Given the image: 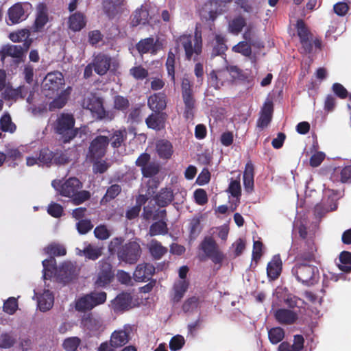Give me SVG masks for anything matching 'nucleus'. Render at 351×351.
Here are the masks:
<instances>
[{
    "label": "nucleus",
    "instance_id": "62",
    "mask_svg": "<svg viewBox=\"0 0 351 351\" xmlns=\"http://www.w3.org/2000/svg\"><path fill=\"white\" fill-rule=\"evenodd\" d=\"M296 29H297V34L300 38L304 39L308 37H312V34L308 30V27H306L304 21L302 19H299L297 21L296 23Z\"/></svg>",
    "mask_w": 351,
    "mask_h": 351
},
{
    "label": "nucleus",
    "instance_id": "48",
    "mask_svg": "<svg viewBox=\"0 0 351 351\" xmlns=\"http://www.w3.org/2000/svg\"><path fill=\"white\" fill-rule=\"evenodd\" d=\"M149 252L155 259H160L167 252V248L162 246L157 240H152L149 246Z\"/></svg>",
    "mask_w": 351,
    "mask_h": 351
},
{
    "label": "nucleus",
    "instance_id": "40",
    "mask_svg": "<svg viewBox=\"0 0 351 351\" xmlns=\"http://www.w3.org/2000/svg\"><path fill=\"white\" fill-rule=\"evenodd\" d=\"M246 19L241 15L234 17L228 23V32L232 34L238 35L246 26Z\"/></svg>",
    "mask_w": 351,
    "mask_h": 351
},
{
    "label": "nucleus",
    "instance_id": "11",
    "mask_svg": "<svg viewBox=\"0 0 351 351\" xmlns=\"http://www.w3.org/2000/svg\"><path fill=\"white\" fill-rule=\"evenodd\" d=\"M135 164L141 168V173L145 178H153L160 171V164L156 161H151V156L147 152L141 154Z\"/></svg>",
    "mask_w": 351,
    "mask_h": 351
},
{
    "label": "nucleus",
    "instance_id": "29",
    "mask_svg": "<svg viewBox=\"0 0 351 351\" xmlns=\"http://www.w3.org/2000/svg\"><path fill=\"white\" fill-rule=\"evenodd\" d=\"M86 25V16L80 12H76L71 14L68 19V27L73 32L82 30Z\"/></svg>",
    "mask_w": 351,
    "mask_h": 351
},
{
    "label": "nucleus",
    "instance_id": "55",
    "mask_svg": "<svg viewBox=\"0 0 351 351\" xmlns=\"http://www.w3.org/2000/svg\"><path fill=\"white\" fill-rule=\"evenodd\" d=\"M5 58L11 56L13 58H21L23 55V47L21 45H6L2 49Z\"/></svg>",
    "mask_w": 351,
    "mask_h": 351
},
{
    "label": "nucleus",
    "instance_id": "53",
    "mask_svg": "<svg viewBox=\"0 0 351 351\" xmlns=\"http://www.w3.org/2000/svg\"><path fill=\"white\" fill-rule=\"evenodd\" d=\"M189 237L191 240L195 239L200 234L202 226L199 217H193L189 223Z\"/></svg>",
    "mask_w": 351,
    "mask_h": 351
},
{
    "label": "nucleus",
    "instance_id": "52",
    "mask_svg": "<svg viewBox=\"0 0 351 351\" xmlns=\"http://www.w3.org/2000/svg\"><path fill=\"white\" fill-rule=\"evenodd\" d=\"M0 127L3 132L13 133L16 130L15 124L12 121L10 115L5 112L0 118Z\"/></svg>",
    "mask_w": 351,
    "mask_h": 351
},
{
    "label": "nucleus",
    "instance_id": "12",
    "mask_svg": "<svg viewBox=\"0 0 351 351\" xmlns=\"http://www.w3.org/2000/svg\"><path fill=\"white\" fill-rule=\"evenodd\" d=\"M82 106L84 108L89 110L98 119L111 120L112 119L110 112L105 110L102 99L99 97H93L84 99Z\"/></svg>",
    "mask_w": 351,
    "mask_h": 351
},
{
    "label": "nucleus",
    "instance_id": "14",
    "mask_svg": "<svg viewBox=\"0 0 351 351\" xmlns=\"http://www.w3.org/2000/svg\"><path fill=\"white\" fill-rule=\"evenodd\" d=\"M136 49L141 54L156 55L164 49V44L159 38L154 40L153 37H149L140 40L136 45Z\"/></svg>",
    "mask_w": 351,
    "mask_h": 351
},
{
    "label": "nucleus",
    "instance_id": "41",
    "mask_svg": "<svg viewBox=\"0 0 351 351\" xmlns=\"http://www.w3.org/2000/svg\"><path fill=\"white\" fill-rule=\"evenodd\" d=\"M121 186L118 184H114L108 187L105 195L100 200L101 205H106L108 202L115 199L121 192Z\"/></svg>",
    "mask_w": 351,
    "mask_h": 351
},
{
    "label": "nucleus",
    "instance_id": "19",
    "mask_svg": "<svg viewBox=\"0 0 351 351\" xmlns=\"http://www.w3.org/2000/svg\"><path fill=\"white\" fill-rule=\"evenodd\" d=\"M274 112V104L271 101H266L260 111V116L257 120L256 125L264 129L270 123Z\"/></svg>",
    "mask_w": 351,
    "mask_h": 351
},
{
    "label": "nucleus",
    "instance_id": "3",
    "mask_svg": "<svg viewBox=\"0 0 351 351\" xmlns=\"http://www.w3.org/2000/svg\"><path fill=\"white\" fill-rule=\"evenodd\" d=\"M176 47L174 51L177 53L181 47L184 51L185 60L190 61L192 59L196 60L202 51V38L201 31L195 29L194 38L190 34H183L175 40Z\"/></svg>",
    "mask_w": 351,
    "mask_h": 351
},
{
    "label": "nucleus",
    "instance_id": "36",
    "mask_svg": "<svg viewBox=\"0 0 351 351\" xmlns=\"http://www.w3.org/2000/svg\"><path fill=\"white\" fill-rule=\"evenodd\" d=\"M82 324L86 329L97 332L101 328L102 321L100 318L94 317L92 313H88L82 317Z\"/></svg>",
    "mask_w": 351,
    "mask_h": 351
},
{
    "label": "nucleus",
    "instance_id": "26",
    "mask_svg": "<svg viewBox=\"0 0 351 351\" xmlns=\"http://www.w3.org/2000/svg\"><path fill=\"white\" fill-rule=\"evenodd\" d=\"M156 151L160 159L169 160L173 154L172 143L166 139H160L156 142Z\"/></svg>",
    "mask_w": 351,
    "mask_h": 351
},
{
    "label": "nucleus",
    "instance_id": "4",
    "mask_svg": "<svg viewBox=\"0 0 351 351\" xmlns=\"http://www.w3.org/2000/svg\"><path fill=\"white\" fill-rule=\"evenodd\" d=\"M82 187L83 184L78 178L71 177L56 189L62 196L69 198L73 205L78 206L90 199L91 197L90 191L82 190Z\"/></svg>",
    "mask_w": 351,
    "mask_h": 351
},
{
    "label": "nucleus",
    "instance_id": "59",
    "mask_svg": "<svg viewBox=\"0 0 351 351\" xmlns=\"http://www.w3.org/2000/svg\"><path fill=\"white\" fill-rule=\"evenodd\" d=\"M130 74L136 80H143L149 75L148 71L141 65L132 67L130 69Z\"/></svg>",
    "mask_w": 351,
    "mask_h": 351
},
{
    "label": "nucleus",
    "instance_id": "2",
    "mask_svg": "<svg viewBox=\"0 0 351 351\" xmlns=\"http://www.w3.org/2000/svg\"><path fill=\"white\" fill-rule=\"evenodd\" d=\"M75 119L73 114L61 112L57 114L56 120L51 124V128L59 141L63 143H69L79 133V128L75 127Z\"/></svg>",
    "mask_w": 351,
    "mask_h": 351
},
{
    "label": "nucleus",
    "instance_id": "23",
    "mask_svg": "<svg viewBox=\"0 0 351 351\" xmlns=\"http://www.w3.org/2000/svg\"><path fill=\"white\" fill-rule=\"evenodd\" d=\"M157 206L161 208L169 206L174 199L173 191L171 187H163L154 196Z\"/></svg>",
    "mask_w": 351,
    "mask_h": 351
},
{
    "label": "nucleus",
    "instance_id": "54",
    "mask_svg": "<svg viewBox=\"0 0 351 351\" xmlns=\"http://www.w3.org/2000/svg\"><path fill=\"white\" fill-rule=\"evenodd\" d=\"M268 337L270 342L277 344L285 337V330L280 327H274L268 331Z\"/></svg>",
    "mask_w": 351,
    "mask_h": 351
},
{
    "label": "nucleus",
    "instance_id": "51",
    "mask_svg": "<svg viewBox=\"0 0 351 351\" xmlns=\"http://www.w3.org/2000/svg\"><path fill=\"white\" fill-rule=\"evenodd\" d=\"M90 300V297L88 294L80 298L75 302V309L79 312H86L92 310L95 307Z\"/></svg>",
    "mask_w": 351,
    "mask_h": 351
},
{
    "label": "nucleus",
    "instance_id": "47",
    "mask_svg": "<svg viewBox=\"0 0 351 351\" xmlns=\"http://www.w3.org/2000/svg\"><path fill=\"white\" fill-rule=\"evenodd\" d=\"M168 230L167 223L164 220L161 219L153 223L150 226L149 234L152 237L156 235H165L167 234Z\"/></svg>",
    "mask_w": 351,
    "mask_h": 351
},
{
    "label": "nucleus",
    "instance_id": "25",
    "mask_svg": "<svg viewBox=\"0 0 351 351\" xmlns=\"http://www.w3.org/2000/svg\"><path fill=\"white\" fill-rule=\"evenodd\" d=\"M72 88L68 86L62 90L56 97L49 104V111H54L62 108L67 103L71 93Z\"/></svg>",
    "mask_w": 351,
    "mask_h": 351
},
{
    "label": "nucleus",
    "instance_id": "32",
    "mask_svg": "<svg viewBox=\"0 0 351 351\" xmlns=\"http://www.w3.org/2000/svg\"><path fill=\"white\" fill-rule=\"evenodd\" d=\"M76 267L71 263H64L59 271V276L64 282L68 283L77 276Z\"/></svg>",
    "mask_w": 351,
    "mask_h": 351
},
{
    "label": "nucleus",
    "instance_id": "17",
    "mask_svg": "<svg viewBox=\"0 0 351 351\" xmlns=\"http://www.w3.org/2000/svg\"><path fill=\"white\" fill-rule=\"evenodd\" d=\"M317 248L313 241H306L302 250L295 256V262L298 263H308L311 264L312 262L315 261V252Z\"/></svg>",
    "mask_w": 351,
    "mask_h": 351
},
{
    "label": "nucleus",
    "instance_id": "61",
    "mask_svg": "<svg viewBox=\"0 0 351 351\" xmlns=\"http://www.w3.org/2000/svg\"><path fill=\"white\" fill-rule=\"evenodd\" d=\"M127 121L130 123H138L141 121V106H135L130 109L127 117Z\"/></svg>",
    "mask_w": 351,
    "mask_h": 351
},
{
    "label": "nucleus",
    "instance_id": "13",
    "mask_svg": "<svg viewBox=\"0 0 351 351\" xmlns=\"http://www.w3.org/2000/svg\"><path fill=\"white\" fill-rule=\"evenodd\" d=\"M103 8L105 14L111 19L128 14L130 12L125 0H106L103 3Z\"/></svg>",
    "mask_w": 351,
    "mask_h": 351
},
{
    "label": "nucleus",
    "instance_id": "58",
    "mask_svg": "<svg viewBox=\"0 0 351 351\" xmlns=\"http://www.w3.org/2000/svg\"><path fill=\"white\" fill-rule=\"evenodd\" d=\"M232 51L235 53L242 54L245 57H250L252 54V48L247 42L241 41L232 47Z\"/></svg>",
    "mask_w": 351,
    "mask_h": 351
},
{
    "label": "nucleus",
    "instance_id": "34",
    "mask_svg": "<svg viewBox=\"0 0 351 351\" xmlns=\"http://www.w3.org/2000/svg\"><path fill=\"white\" fill-rule=\"evenodd\" d=\"M149 10L142 5L138 8L132 14L131 24L133 27H136L139 25H145L149 22Z\"/></svg>",
    "mask_w": 351,
    "mask_h": 351
},
{
    "label": "nucleus",
    "instance_id": "8",
    "mask_svg": "<svg viewBox=\"0 0 351 351\" xmlns=\"http://www.w3.org/2000/svg\"><path fill=\"white\" fill-rule=\"evenodd\" d=\"M200 249L204 253V255L199 256L201 261L209 258L215 264H221L224 259L223 254L219 250L216 241L210 237L204 238L200 243Z\"/></svg>",
    "mask_w": 351,
    "mask_h": 351
},
{
    "label": "nucleus",
    "instance_id": "37",
    "mask_svg": "<svg viewBox=\"0 0 351 351\" xmlns=\"http://www.w3.org/2000/svg\"><path fill=\"white\" fill-rule=\"evenodd\" d=\"M54 298L49 290H45L38 297V306L39 309L45 312L50 310L53 305Z\"/></svg>",
    "mask_w": 351,
    "mask_h": 351
},
{
    "label": "nucleus",
    "instance_id": "9",
    "mask_svg": "<svg viewBox=\"0 0 351 351\" xmlns=\"http://www.w3.org/2000/svg\"><path fill=\"white\" fill-rule=\"evenodd\" d=\"M109 143L110 139L108 136H97L90 143L86 155L87 158L89 160H101L106 154Z\"/></svg>",
    "mask_w": 351,
    "mask_h": 351
},
{
    "label": "nucleus",
    "instance_id": "15",
    "mask_svg": "<svg viewBox=\"0 0 351 351\" xmlns=\"http://www.w3.org/2000/svg\"><path fill=\"white\" fill-rule=\"evenodd\" d=\"M64 84L62 73L56 71L47 74L43 81V90L51 92L52 94L58 92Z\"/></svg>",
    "mask_w": 351,
    "mask_h": 351
},
{
    "label": "nucleus",
    "instance_id": "20",
    "mask_svg": "<svg viewBox=\"0 0 351 351\" xmlns=\"http://www.w3.org/2000/svg\"><path fill=\"white\" fill-rule=\"evenodd\" d=\"M274 316L276 320L282 325L293 324L298 319L296 312L287 308H278L274 311Z\"/></svg>",
    "mask_w": 351,
    "mask_h": 351
},
{
    "label": "nucleus",
    "instance_id": "1",
    "mask_svg": "<svg viewBox=\"0 0 351 351\" xmlns=\"http://www.w3.org/2000/svg\"><path fill=\"white\" fill-rule=\"evenodd\" d=\"M124 239L114 237L109 244V251L116 252L118 260L125 264L134 265L139 260L142 249L136 241L130 240L123 243Z\"/></svg>",
    "mask_w": 351,
    "mask_h": 351
},
{
    "label": "nucleus",
    "instance_id": "50",
    "mask_svg": "<svg viewBox=\"0 0 351 351\" xmlns=\"http://www.w3.org/2000/svg\"><path fill=\"white\" fill-rule=\"evenodd\" d=\"M53 165H64L70 162V158L66 150L56 149L53 151Z\"/></svg>",
    "mask_w": 351,
    "mask_h": 351
},
{
    "label": "nucleus",
    "instance_id": "60",
    "mask_svg": "<svg viewBox=\"0 0 351 351\" xmlns=\"http://www.w3.org/2000/svg\"><path fill=\"white\" fill-rule=\"evenodd\" d=\"M88 295H90V302L93 304L94 307L105 303L107 299V294L104 291H92Z\"/></svg>",
    "mask_w": 351,
    "mask_h": 351
},
{
    "label": "nucleus",
    "instance_id": "24",
    "mask_svg": "<svg viewBox=\"0 0 351 351\" xmlns=\"http://www.w3.org/2000/svg\"><path fill=\"white\" fill-rule=\"evenodd\" d=\"M167 97L163 93H154L147 99V105L153 112H162L167 106Z\"/></svg>",
    "mask_w": 351,
    "mask_h": 351
},
{
    "label": "nucleus",
    "instance_id": "49",
    "mask_svg": "<svg viewBox=\"0 0 351 351\" xmlns=\"http://www.w3.org/2000/svg\"><path fill=\"white\" fill-rule=\"evenodd\" d=\"M53 151L49 149L48 147L41 149L38 156L40 165H45L47 167H49L53 165Z\"/></svg>",
    "mask_w": 351,
    "mask_h": 351
},
{
    "label": "nucleus",
    "instance_id": "31",
    "mask_svg": "<svg viewBox=\"0 0 351 351\" xmlns=\"http://www.w3.org/2000/svg\"><path fill=\"white\" fill-rule=\"evenodd\" d=\"M4 89L3 97L5 100L16 101L19 98L24 99L28 94V88L25 86H20L16 88L7 86Z\"/></svg>",
    "mask_w": 351,
    "mask_h": 351
},
{
    "label": "nucleus",
    "instance_id": "43",
    "mask_svg": "<svg viewBox=\"0 0 351 351\" xmlns=\"http://www.w3.org/2000/svg\"><path fill=\"white\" fill-rule=\"evenodd\" d=\"M339 261L337 266L341 271L345 273L351 272V252H341L339 256Z\"/></svg>",
    "mask_w": 351,
    "mask_h": 351
},
{
    "label": "nucleus",
    "instance_id": "46",
    "mask_svg": "<svg viewBox=\"0 0 351 351\" xmlns=\"http://www.w3.org/2000/svg\"><path fill=\"white\" fill-rule=\"evenodd\" d=\"M127 138V132L124 130H114L110 139L113 148L120 147Z\"/></svg>",
    "mask_w": 351,
    "mask_h": 351
},
{
    "label": "nucleus",
    "instance_id": "6",
    "mask_svg": "<svg viewBox=\"0 0 351 351\" xmlns=\"http://www.w3.org/2000/svg\"><path fill=\"white\" fill-rule=\"evenodd\" d=\"M291 273L298 281L307 286L315 284L319 277L318 268L308 263L295 262Z\"/></svg>",
    "mask_w": 351,
    "mask_h": 351
},
{
    "label": "nucleus",
    "instance_id": "64",
    "mask_svg": "<svg viewBox=\"0 0 351 351\" xmlns=\"http://www.w3.org/2000/svg\"><path fill=\"white\" fill-rule=\"evenodd\" d=\"M227 191L234 197L238 198L241 195V187L239 176L237 180H232Z\"/></svg>",
    "mask_w": 351,
    "mask_h": 351
},
{
    "label": "nucleus",
    "instance_id": "57",
    "mask_svg": "<svg viewBox=\"0 0 351 351\" xmlns=\"http://www.w3.org/2000/svg\"><path fill=\"white\" fill-rule=\"evenodd\" d=\"M81 343L82 341L80 338L77 337H71L64 340L62 347L66 351H77V348Z\"/></svg>",
    "mask_w": 351,
    "mask_h": 351
},
{
    "label": "nucleus",
    "instance_id": "30",
    "mask_svg": "<svg viewBox=\"0 0 351 351\" xmlns=\"http://www.w3.org/2000/svg\"><path fill=\"white\" fill-rule=\"evenodd\" d=\"M211 45L212 51L210 54L212 57L224 55L228 49L226 39L225 36L221 34H215L214 40L211 43Z\"/></svg>",
    "mask_w": 351,
    "mask_h": 351
},
{
    "label": "nucleus",
    "instance_id": "42",
    "mask_svg": "<svg viewBox=\"0 0 351 351\" xmlns=\"http://www.w3.org/2000/svg\"><path fill=\"white\" fill-rule=\"evenodd\" d=\"M178 54L175 51L171 49L167 54V58L165 62V66L167 69L168 76L170 77V80L173 84L176 83L175 77V65H176V56Z\"/></svg>",
    "mask_w": 351,
    "mask_h": 351
},
{
    "label": "nucleus",
    "instance_id": "18",
    "mask_svg": "<svg viewBox=\"0 0 351 351\" xmlns=\"http://www.w3.org/2000/svg\"><path fill=\"white\" fill-rule=\"evenodd\" d=\"M155 274V267L151 263L138 264L133 274V277L136 282H146L152 279Z\"/></svg>",
    "mask_w": 351,
    "mask_h": 351
},
{
    "label": "nucleus",
    "instance_id": "56",
    "mask_svg": "<svg viewBox=\"0 0 351 351\" xmlns=\"http://www.w3.org/2000/svg\"><path fill=\"white\" fill-rule=\"evenodd\" d=\"M284 302L289 308H302L305 304L303 300L293 294H288L285 296Z\"/></svg>",
    "mask_w": 351,
    "mask_h": 351
},
{
    "label": "nucleus",
    "instance_id": "22",
    "mask_svg": "<svg viewBox=\"0 0 351 351\" xmlns=\"http://www.w3.org/2000/svg\"><path fill=\"white\" fill-rule=\"evenodd\" d=\"M282 262L280 254L274 255L267 266V275L270 280H275L280 276Z\"/></svg>",
    "mask_w": 351,
    "mask_h": 351
},
{
    "label": "nucleus",
    "instance_id": "21",
    "mask_svg": "<svg viewBox=\"0 0 351 351\" xmlns=\"http://www.w3.org/2000/svg\"><path fill=\"white\" fill-rule=\"evenodd\" d=\"M167 115L162 112H154L145 119L148 128L160 131L165 128Z\"/></svg>",
    "mask_w": 351,
    "mask_h": 351
},
{
    "label": "nucleus",
    "instance_id": "45",
    "mask_svg": "<svg viewBox=\"0 0 351 351\" xmlns=\"http://www.w3.org/2000/svg\"><path fill=\"white\" fill-rule=\"evenodd\" d=\"M45 252L49 255L50 257L54 256H64L66 254V250L65 247L60 243H51L49 244L44 249Z\"/></svg>",
    "mask_w": 351,
    "mask_h": 351
},
{
    "label": "nucleus",
    "instance_id": "38",
    "mask_svg": "<svg viewBox=\"0 0 351 351\" xmlns=\"http://www.w3.org/2000/svg\"><path fill=\"white\" fill-rule=\"evenodd\" d=\"M204 299L198 295H192L184 300L182 310L184 313H193L199 307Z\"/></svg>",
    "mask_w": 351,
    "mask_h": 351
},
{
    "label": "nucleus",
    "instance_id": "10",
    "mask_svg": "<svg viewBox=\"0 0 351 351\" xmlns=\"http://www.w3.org/2000/svg\"><path fill=\"white\" fill-rule=\"evenodd\" d=\"M114 273L112 265L107 259H101L98 262V271L94 285L96 287H105L113 280Z\"/></svg>",
    "mask_w": 351,
    "mask_h": 351
},
{
    "label": "nucleus",
    "instance_id": "5",
    "mask_svg": "<svg viewBox=\"0 0 351 351\" xmlns=\"http://www.w3.org/2000/svg\"><path fill=\"white\" fill-rule=\"evenodd\" d=\"M117 66L118 63L109 54L99 52L94 54L91 62L85 66L84 78L89 79L93 75V70L99 76H104L111 67L115 69Z\"/></svg>",
    "mask_w": 351,
    "mask_h": 351
},
{
    "label": "nucleus",
    "instance_id": "35",
    "mask_svg": "<svg viewBox=\"0 0 351 351\" xmlns=\"http://www.w3.org/2000/svg\"><path fill=\"white\" fill-rule=\"evenodd\" d=\"M129 332L125 330L114 331L110 337V343L113 348L122 347L129 341Z\"/></svg>",
    "mask_w": 351,
    "mask_h": 351
},
{
    "label": "nucleus",
    "instance_id": "28",
    "mask_svg": "<svg viewBox=\"0 0 351 351\" xmlns=\"http://www.w3.org/2000/svg\"><path fill=\"white\" fill-rule=\"evenodd\" d=\"M131 302L132 298L130 295L122 293L112 301V306L114 312H122L130 308Z\"/></svg>",
    "mask_w": 351,
    "mask_h": 351
},
{
    "label": "nucleus",
    "instance_id": "63",
    "mask_svg": "<svg viewBox=\"0 0 351 351\" xmlns=\"http://www.w3.org/2000/svg\"><path fill=\"white\" fill-rule=\"evenodd\" d=\"M130 106L129 100L121 95H117L114 98V108L116 110L125 112Z\"/></svg>",
    "mask_w": 351,
    "mask_h": 351
},
{
    "label": "nucleus",
    "instance_id": "33",
    "mask_svg": "<svg viewBox=\"0 0 351 351\" xmlns=\"http://www.w3.org/2000/svg\"><path fill=\"white\" fill-rule=\"evenodd\" d=\"M189 282L186 280H179L176 281L173 287V293L171 301L173 304L178 303L183 298L187 291Z\"/></svg>",
    "mask_w": 351,
    "mask_h": 351
},
{
    "label": "nucleus",
    "instance_id": "44",
    "mask_svg": "<svg viewBox=\"0 0 351 351\" xmlns=\"http://www.w3.org/2000/svg\"><path fill=\"white\" fill-rule=\"evenodd\" d=\"M80 255H83L86 258L95 261L98 259L102 254L101 247H95L92 244H87L86 246L81 251Z\"/></svg>",
    "mask_w": 351,
    "mask_h": 351
},
{
    "label": "nucleus",
    "instance_id": "39",
    "mask_svg": "<svg viewBox=\"0 0 351 351\" xmlns=\"http://www.w3.org/2000/svg\"><path fill=\"white\" fill-rule=\"evenodd\" d=\"M228 73L226 71H212L208 75V81L211 86L215 89L220 88L223 85L225 80L227 78Z\"/></svg>",
    "mask_w": 351,
    "mask_h": 351
},
{
    "label": "nucleus",
    "instance_id": "7",
    "mask_svg": "<svg viewBox=\"0 0 351 351\" xmlns=\"http://www.w3.org/2000/svg\"><path fill=\"white\" fill-rule=\"evenodd\" d=\"M181 91L184 105L183 117L186 120H193L196 110V100L193 95V83L187 77L182 79Z\"/></svg>",
    "mask_w": 351,
    "mask_h": 351
},
{
    "label": "nucleus",
    "instance_id": "27",
    "mask_svg": "<svg viewBox=\"0 0 351 351\" xmlns=\"http://www.w3.org/2000/svg\"><path fill=\"white\" fill-rule=\"evenodd\" d=\"M8 25H13L20 23L25 20V11L23 5L20 3H15L11 6L8 11Z\"/></svg>",
    "mask_w": 351,
    "mask_h": 351
},
{
    "label": "nucleus",
    "instance_id": "16",
    "mask_svg": "<svg viewBox=\"0 0 351 351\" xmlns=\"http://www.w3.org/2000/svg\"><path fill=\"white\" fill-rule=\"evenodd\" d=\"M49 21L48 8L46 3H39L36 6V18L32 26L33 32H43L45 26Z\"/></svg>",
    "mask_w": 351,
    "mask_h": 351
}]
</instances>
